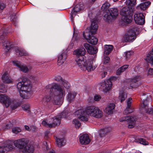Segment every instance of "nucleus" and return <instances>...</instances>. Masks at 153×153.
I'll return each instance as SVG.
<instances>
[{
	"mask_svg": "<svg viewBox=\"0 0 153 153\" xmlns=\"http://www.w3.org/2000/svg\"><path fill=\"white\" fill-rule=\"evenodd\" d=\"M21 97L24 99H29L31 97L33 93L31 91L32 85L30 80L23 77L22 81L19 82L17 85Z\"/></svg>",
	"mask_w": 153,
	"mask_h": 153,
	"instance_id": "nucleus-1",
	"label": "nucleus"
},
{
	"mask_svg": "<svg viewBox=\"0 0 153 153\" xmlns=\"http://www.w3.org/2000/svg\"><path fill=\"white\" fill-rule=\"evenodd\" d=\"M45 88L47 89H49L50 91H52L53 89L56 90L53 93V97L54 100H57L58 99L62 98L65 95V91L63 88L62 89L59 84L55 83L49 84L45 86Z\"/></svg>",
	"mask_w": 153,
	"mask_h": 153,
	"instance_id": "nucleus-2",
	"label": "nucleus"
},
{
	"mask_svg": "<svg viewBox=\"0 0 153 153\" xmlns=\"http://www.w3.org/2000/svg\"><path fill=\"white\" fill-rule=\"evenodd\" d=\"M96 107L95 106H88L85 110L81 109L75 112L74 114L77 116H79L78 118L81 121H87L88 120L89 115L92 116Z\"/></svg>",
	"mask_w": 153,
	"mask_h": 153,
	"instance_id": "nucleus-3",
	"label": "nucleus"
},
{
	"mask_svg": "<svg viewBox=\"0 0 153 153\" xmlns=\"http://www.w3.org/2000/svg\"><path fill=\"white\" fill-rule=\"evenodd\" d=\"M85 58V57L81 56L76 57V61L78 66L82 70H87L88 71L94 70L97 66L93 65L92 60H90L87 62Z\"/></svg>",
	"mask_w": 153,
	"mask_h": 153,
	"instance_id": "nucleus-4",
	"label": "nucleus"
},
{
	"mask_svg": "<svg viewBox=\"0 0 153 153\" xmlns=\"http://www.w3.org/2000/svg\"><path fill=\"white\" fill-rule=\"evenodd\" d=\"M28 141L25 138H22L14 142L15 146L22 150L23 153H32L33 151V146L27 145Z\"/></svg>",
	"mask_w": 153,
	"mask_h": 153,
	"instance_id": "nucleus-5",
	"label": "nucleus"
},
{
	"mask_svg": "<svg viewBox=\"0 0 153 153\" xmlns=\"http://www.w3.org/2000/svg\"><path fill=\"white\" fill-rule=\"evenodd\" d=\"M67 113L63 112L61 113L60 116L51 118L48 123L45 120L42 121V124L45 126L49 128H53L59 125L60 123V119L61 118H65L66 117Z\"/></svg>",
	"mask_w": 153,
	"mask_h": 153,
	"instance_id": "nucleus-6",
	"label": "nucleus"
},
{
	"mask_svg": "<svg viewBox=\"0 0 153 153\" xmlns=\"http://www.w3.org/2000/svg\"><path fill=\"white\" fill-rule=\"evenodd\" d=\"M141 99L143 100V102L141 104L140 107V110L142 112H146L149 114H152L153 113V108H148V102L151 100L150 95H146L145 94H143L142 95Z\"/></svg>",
	"mask_w": 153,
	"mask_h": 153,
	"instance_id": "nucleus-7",
	"label": "nucleus"
},
{
	"mask_svg": "<svg viewBox=\"0 0 153 153\" xmlns=\"http://www.w3.org/2000/svg\"><path fill=\"white\" fill-rule=\"evenodd\" d=\"M130 8L128 7H124L121 9L120 12L122 16V19L123 21L127 23H131L132 21V15Z\"/></svg>",
	"mask_w": 153,
	"mask_h": 153,
	"instance_id": "nucleus-8",
	"label": "nucleus"
},
{
	"mask_svg": "<svg viewBox=\"0 0 153 153\" xmlns=\"http://www.w3.org/2000/svg\"><path fill=\"white\" fill-rule=\"evenodd\" d=\"M138 30L139 29L136 27L129 30L125 34L123 39V42H130L133 41L136 38V33Z\"/></svg>",
	"mask_w": 153,
	"mask_h": 153,
	"instance_id": "nucleus-9",
	"label": "nucleus"
},
{
	"mask_svg": "<svg viewBox=\"0 0 153 153\" xmlns=\"http://www.w3.org/2000/svg\"><path fill=\"white\" fill-rule=\"evenodd\" d=\"M137 120V119L135 116H126L121 118L120 121V122L126 121L128 123V128H131L135 126V123Z\"/></svg>",
	"mask_w": 153,
	"mask_h": 153,
	"instance_id": "nucleus-10",
	"label": "nucleus"
},
{
	"mask_svg": "<svg viewBox=\"0 0 153 153\" xmlns=\"http://www.w3.org/2000/svg\"><path fill=\"white\" fill-rule=\"evenodd\" d=\"M108 11L109 13L105 14L104 16V19L106 21L110 20L111 19H115L118 15V12L116 8H111Z\"/></svg>",
	"mask_w": 153,
	"mask_h": 153,
	"instance_id": "nucleus-11",
	"label": "nucleus"
},
{
	"mask_svg": "<svg viewBox=\"0 0 153 153\" xmlns=\"http://www.w3.org/2000/svg\"><path fill=\"white\" fill-rule=\"evenodd\" d=\"M83 35L84 37L87 41L90 44L96 45L97 42V39L93 36L88 33V32H83Z\"/></svg>",
	"mask_w": 153,
	"mask_h": 153,
	"instance_id": "nucleus-12",
	"label": "nucleus"
},
{
	"mask_svg": "<svg viewBox=\"0 0 153 153\" xmlns=\"http://www.w3.org/2000/svg\"><path fill=\"white\" fill-rule=\"evenodd\" d=\"M0 102L6 108L8 107L11 102L10 98L5 94H0Z\"/></svg>",
	"mask_w": 153,
	"mask_h": 153,
	"instance_id": "nucleus-13",
	"label": "nucleus"
},
{
	"mask_svg": "<svg viewBox=\"0 0 153 153\" xmlns=\"http://www.w3.org/2000/svg\"><path fill=\"white\" fill-rule=\"evenodd\" d=\"M144 16L141 13H136L134 15V20L135 23L140 25H143L145 23Z\"/></svg>",
	"mask_w": 153,
	"mask_h": 153,
	"instance_id": "nucleus-14",
	"label": "nucleus"
},
{
	"mask_svg": "<svg viewBox=\"0 0 153 153\" xmlns=\"http://www.w3.org/2000/svg\"><path fill=\"white\" fill-rule=\"evenodd\" d=\"M84 8V5L80 3L77 4L74 7V8L70 14L71 15V20L73 21V17L76 15L77 12L82 10Z\"/></svg>",
	"mask_w": 153,
	"mask_h": 153,
	"instance_id": "nucleus-15",
	"label": "nucleus"
},
{
	"mask_svg": "<svg viewBox=\"0 0 153 153\" xmlns=\"http://www.w3.org/2000/svg\"><path fill=\"white\" fill-rule=\"evenodd\" d=\"M13 63L14 65L18 67L20 70L24 72H28L29 71V68L30 69V67L28 68L26 65L22 64L18 61H13Z\"/></svg>",
	"mask_w": 153,
	"mask_h": 153,
	"instance_id": "nucleus-16",
	"label": "nucleus"
},
{
	"mask_svg": "<svg viewBox=\"0 0 153 153\" xmlns=\"http://www.w3.org/2000/svg\"><path fill=\"white\" fill-rule=\"evenodd\" d=\"M111 82L110 79L105 81L101 83V86L105 92H107L111 89Z\"/></svg>",
	"mask_w": 153,
	"mask_h": 153,
	"instance_id": "nucleus-17",
	"label": "nucleus"
},
{
	"mask_svg": "<svg viewBox=\"0 0 153 153\" xmlns=\"http://www.w3.org/2000/svg\"><path fill=\"white\" fill-rule=\"evenodd\" d=\"M67 57L66 53L62 52L60 53L58 56L57 63L58 65H62L65 62Z\"/></svg>",
	"mask_w": 153,
	"mask_h": 153,
	"instance_id": "nucleus-18",
	"label": "nucleus"
},
{
	"mask_svg": "<svg viewBox=\"0 0 153 153\" xmlns=\"http://www.w3.org/2000/svg\"><path fill=\"white\" fill-rule=\"evenodd\" d=\"M83 46L90 54H94L96 53L97 52V49L95 47H94L90 45L88 43L84 44Z\"/></svg>",
	"mask_w": 153,
	"mask_h": 153,
	"instance_id": "nucleus-19",
	"label": "nucleus"
},
{
	"mask_svg": "<svg viewBox=\"0 0 153 153\" xmlns=\"http://www.w3.org/2000/svg\"><path fill=\"white\" fill-rule=\"evenodd\" d=\"M91 23L90 28L89 32L91 33V35L95 34L97 31L98 28V25L95 20H91Z\"/></svg>",
	"mask_w": 153,
	"mask_h": 153,
	"instance_id": "nucleus-20",
	"label": "nucleus"
},
{
	"mask_svg": "<svg viewBox=\"0 0 153 153\" xmlns=\"http://www.w3.org/2000/svg\"><path fill=\"white\" fill-rule=\"evenodd\" d=\"M86 51L83 47H81L75 50L74 51V54L76 55L77 57L80 56L85 57L84 56L85 54Z\"/></svg>",
	"mask_w": 153,
	"mask_h": 153,
	"instance_id": "nucleus-21",
	"label": "nucleus"
},
{
	"mask_svg": "<svg viewBox=\"0 0 153 153\" xmlns=\"http://www.w3.org/2000/svg\"><path fill=\"white\" fill-rule=\"evenodd\" d=\"M79 141L82 144L87 145L89 143L90 140L87 134H85L82 135L79 137Z\"/></svg>",
	"mask_w": 153,
	"mask_h": 153,
	"instance_id": "nucleus-22",
	"label": "nucleus"
},
{
	"mask_svg": "<svg viewBox=\"0 0 153 153\" xmlns=\"http://www.w3.org/2000/svg\"><path fill=\"white\" fill-rule=\"evenodd\" d=\"M15 51L16 55L18 56H27L29 53L23 49H20L18 47L15 48Z\"/></svg>",
	"mask_w": 153,
	"mask_h": 153,
	"instance_id": "nucleus-23",
	"label": "nucleus"
},
{
	"mask_svg": "<svg viewBox=\"0 0 153 153\" xmlns=\"http://www.w3.org/2000/svg\"><path fill=\"white\" fill-rule=\"evenodd\" d=\"M115 107V105L113 103L108 104L104 110V111L107 114H110L113 112V111Z\"/></svg>",
	"mask_w": 153,
	"mask_h": 153,
	"instance_id": "nucleus-24",
	"label": "nucleus"
},
{
	"mask_svg": "<svg viewBox=\"0 0 153 153\" xmlns=\"http://www.w3.org/2000/svg\"><path fill=\"white\" fill-rule=\"evenodd\" d=\"M132 102V100L131 98H129L127 100V107L125 110V113L126 114L132 113L133 111V109L131 106Z\"/></svg>",
	"mask_w": 153,
	"mask_h": 153,
	"instance_id": "nucleus-25",
	"label": "nucleus"
},
{
	"mask_svg": "<svg viewBox=\"0 0 153 153\" xmlns=\"http://www.w3.org/2000/svg\"><path fill=\"white\" fill-rule=\"evenodd\" d=\"M140 79V76H136L132 79L130 82V86L132 88H136L137 87V82Z\"/></svg>",
	"mask_w": 153,
	"mask_h": 153,
	"instance_id": "nucleus-26",
	"label": "nucleus"
},
{
	"mask_svg": "<svg viewBox=\"0 0 153 153\" xmlns=\"http://www.w3.org/2000/svg\"><path fill=\"white\" fill-rule=\"evenodd\" d=\"M151 4V2L150 1H147L144 3H141L139 5L137 6V8L138 10H144L148 7Z\"/></svg>",
	"mask_w": 153,
	"mask_h": 153,
	"instance_id": "nucleus-27",
	"label": "nucleus"
},
{
	"mask_svg": "<svg viewBox=\"0 0 153 153\" xmlns=\"http://www.w3.org/2000/svg\"><path fill=\"white\" fill-rule=\"evenodd\" d=\"M94 113L92 114V116L96 118H100L103 116L102 111L97 107H96Z\"/></svg>",
	"mask_w": 153,
	"mask_h": 153,
	"instance_id": "nucleus-28",
	"label": "nucleus"
},
{
	"mask_svg": "<svg viewBox=\"0 0 153 153\" xmlns=\"http://www.w3.org/2000/svg\"><path fill=\"white\" fill-rule=\"evenodd\" d=\"M1 79L3 82L5 83H9L12 82L7 72H5L2 75L1 77Z\"/></svg>",
	"mask_w": 153,
	"mask_h": 153,
	"instance_id": "nucleus-29",
	"label": "nucleus"
},
{
	"mask_svg": "<svg viewBox=\"0 0 153 153\" xmlns=\"http://www.w3.org/2000/svg\"><path fill=\"white\" fill-rule=\"evenodd\" d=\"M56 140L57 145L59 147H61L65 144L66 141L64 138H59L56 137Z\"/></svg>",
	"mask_w": 153,
	"mask_h": 153,
	"instance_id": "nucleus-30",
	"label": "nucleus"
},
{
	"mask_svg": "<svg viewBox=\"0 0 153 153\" xmlns=\"http://www.w3.org/2000/svg\"><path fill=\"white\" fill-rule=\"evenodd\" d=\"M76 94V93L74 92L68 93V94L67 96V100L69 102H71L74 100Z\"/></svg>",
	"mask_w": 153,
	"mask_h": 153,
	"instance_id": "nucleus-31",
	"label": "nucleus"
},
{
	"mask_svg": "<svg viewBox=\"0 0 153 153\" xmlns=\"http://www.w3.org/2000/svg\"><path fill=\"white\" fill-rule=\"evenodd\" d=\"M127 97V94L124 91H120L118 96V99L121 102L124 101Z\"/></svg>",
	"mask_w": 153,
	"mask_h": 153,
	"instance_id": "nucleus-32",
	"label": "nucleus"
},
{
	"mask_svg": "<svg viewBox=\"0 0 153 153\" xmlns=\"http://www.w3.org/2000/svg\"><path fill=\"white\" fill-rule=\"evenodd\" d=\"M113 46L112 45H106L104 49V55L109 54L112 50Z\"/></svg>",
	"mask_w": 153,
	"mask_h": 153,
	"instance_id": "nucleus-33",
	"label": "nucleus"
},
{
	"mask_svg": "<svg viewBox=\"0 0 153 153\" xmlns=\"http://www.w3.org/2000/svg\"><path fill=\"white\" fill-rule=\"evenodd\" d=\"M51 97L50 96L46 95L43 98L42 101L43 104L45 105H49V102L51 100Z\"/></svg>",
	"mask_w": 153,
	"mask_h": 153,
	"instance_id": "nucleus-34",
	"label": "nucleus"
},
{
	"mask_svg": "<svg viewBox=\"0 0 153 153\" xmlns=\"http://www.w3.org/2000/svg\"><path fill=\"white\" fill-rule=\"evenodd\" d=\"M128 65H124L123 66L121 67L120 68H119L117 71L116 72L117 75H120V74L122 72H123L124 71H125L127 68H128Z\"/></svg>",
	"mask_w": 153,
	"mask_h": 153,
	"instance_id": "nucleus-35",
	"label": "nucleus"
},
{
	"mask_svg": "<svg viewBox=\"0 0 153 153\" xmlns=\"http://www.w3.org/2000/svg\"><path fill=\"white\" fill-rule=\"evenodd\" d=\"M22 108L26 112L29 113L30 112V105L28 104L23 105L22 106Z\"/></svg>",
	"mask_w": 153,
	"mask_h": 153,
	"instance_id": "nucleus-36",
	"label": "nucleus"
},
{
	"mask_svg": "<svg viewBox=\"0 0 153 153\" xmlns=\"http://www.w3.org/2000/svg\"><path fill=\"white\" fill-rule=\"evenodd\" d=\"M126 3L128 5L133 6L136 4V0H126Z\"/></svg>",
	"mask_w": 153,
	"mask_h": 153,
	"instance_id": "nucleus-37",
	"label": "nucleus"
},
{
	"mask_svg": "<svg viewBox=\"0 0 153 153\" xmlns=\"http://www.w3.org/2000/svg\"><path fill=\"white\" fill-rule=\"evenodd\" d=\"M109 5L110 4L108 3L107 2L105 3L101 7V10L103 11H106L108 9Z\"/></svg>",
	"mask_w": 153,
	"mask_h": 153,
	"instance_id": "nucleus-38",
	"label": "nucleus"
},
{
	"mask_svg": "<svg viewBox=\"0 0 153 153\" xmlns=\"http://www.w3.org/2000/svg\"><path fill=\"white\" fill-rule=\"evenodd\" d=\"M145 60L148 62L150 63L153 65V56H147Z\"/></svg>",
	"mask_w": 153,
	"mask_h": 153,
	"instance_id": "nucleus-39",
	"label": "nucleus"
},
{
	"mask_svg": "<svg viewBox=\"0 0 153 153\" xmlns=\"http://www.w3.org/2000/svg\"><path fill=\"white\" fill-rule=\"evenodd\" d=\"M111 131V129L110 128H105L102 130L100 132L101 134L105 135L107 133L110 132Z\"/></svg>",
	"mask_w": 153,
	"mask_h": 153,
	"instance_id": "nucleus-40",
	"label": "nucleus"
},
{
	"mask_svg": "<svg viewBox=\"0 0 153 153\" xmlns=\"http://www.w3.org/2000/svg\"><path fill=\"white\" fill-rule=\"evenodd\" d=\"M62 84L66 89H68L69 88L70 85L66 80H62Z\"/></svg>",
	"mask_w": 153,
	"mask_h": 153,
	"instance_id": "nucleus-41",
	"label": "nucleus"
},
{
	"mask_svg": "<svg viewBox=\"0 0 153 153\" xmlns=\"http://www.w3.org/2000/svg\"><path fill=\"white\" fill-rule=\"evenodd\" d=\"M136 140H137L138 142H139L140 144L143 145H146L148 144V143L147 141H146L145 140L142 138H139Z\"/></svg>",
	"mask_w": 153,
	"mask_h": 153,
	"instance_id": "nucleus-42",
	"label": "nucleus"
},
{
	"mask_svg": "<svg viewBox=\"0 0 153 153\" xmlns=\"http://www.w3.org/2000/svg\"><path fill=\"white\" fill-rule=\"evenodd\" d=\"M12 131L15 134H17L21 131V129L19 127H14L12 128Z\"/></svg>",
	"mask_w": 153,
	"mask_h": 153,
	"instance_id": "nucleus-43",
	"label": "nucleus"
},
{
	"mask_svg": "<svg viewBox=\"0 0 153 153\" xmlns=\"http://www.w3.org/2000/svg\"><path fill=\"white\" fill-rule=\"evenodd\" d=\"M14 146H13V144L12 143H10L8 144L7 146L4 147L5 151H8L10 150H11L13 149Z\"/></svg>",
	"mask_w": 153,
	"mask_h": 153,
	"instance_id": "nucleus-44",
	"label": "nucleus"
},
{
	"mask_svg": "<svg viewBox=\"0 0 153 153\" xmlns=\"http://www.w3.org/2000/svg\"><path fill=\"white\" fill-rule=\"evenodd\" d=\"M73 123L76 128H79L81 125V123L77 119H74L73 121Z\"/></svg>",
	"mask_w": 153,
	"mask_h": 153,
	"instance_id": "nucleus-45",
	"label": "nucleus"
},
{
	"mask_svg": "<svg viewBox=\"0 0 153 153\" xmlns=\"http://www.w3.org/2000/svg\"><path fill=\"white\" fill-rule=\"evenodd\" d=\"M8 42L7 41H5L3 43V45L5 46L6 49L8 51L11 48V45L8 43Z\"/></svg>",
	"mask_w": 153,
	"mask_h": 153,
	"instance_id": "nucleus-46",
	"label": "nucleus"
},
{
	"mask_svg": "<svg viewBox=\"0 0 153 153\" xmlns=\"http://www.w3.org/2000/svg\"><path fill=\"white\" fill-rule=\"evenodd\" d=\"M16 18L17 16H16V13H13L10 16V19L11 21L14 22V24H15V22L16 21Z\"/></svg>",
	"mask_w": 153,
	"mask_h": 153,
	"instance_id": "nucleus-47",
	"label": "nucleus"
},
{
	"mask_svg": "<svg viewBox=\"0 0 153 153\" xmlns=\"http://www.w3.org/2000/svg\"><path fill=\"white\" fill-rule=\"evenodd\" d=\"M7 91V88L4 85H0V92L1 93H5Z\"/></svg>",
	"mask_w": 153,
	"mask_h": 153,
	"instance_id": "nucleus-48",
	"label": "nucleus"
},
{
	"mask_svg": "<svg viewBox=\"0 0 153 153\" xmlns=\"http://www.w3.org/2000/svg\"><path fill=\"white\" fill-rule=\"evenodd\" d=\"M133 53V52L132 51H129L126 52L125 53L126 59H128Z\"/></svg>",
	"mask_w": 153,
	"mask_h": 153,
	"instance_id": "nucleus-49",
	"label": "nucleus"
},
{
	"mask_svg": "<svg viewBox=\"0 0 153 153\" xmlns=\"http://www.w3.org/2000/svg\"><path fill=\"white\" fill-rule=\"evenodd\" d=\"M110 58L108 56L105 57L104 59L103 60V63L105 64H106L109 62Z\"/></svg>",
	"mask_w": 153,
	"mask_h": 153,
	"instance_id": "nucleus-50",
	"label": "nucleus"
},
{
	"mask_svg": "<svg viewBox=\"0 0 153 153\" xmlns=\"http://www.w3.org/2000/svg\"><path fill=\"white\" fill-rule=\"evenodd\" d=\"M55 79L56 81H62V80H64L62 79L61 76H56L55 77Z\"/></svg>",
	"mask_w": 153,
	"mask_h": 153,
	"instance_id": "nucleus-51",
	"label": "nucleus"
},
{
	"mask_svg": "<svg viewBox=\"0 0 153 153\" xmlns=\"http://www.w3.org/2000/svg\"><path fill=\"white\" fill-rule=\"evenodd\" d=\"M101 98V97L99 95H96L94 97V99L95 101H99Z\"/></svg>",
	"mask_w": 153,
	"mask_h": 153,
	"instance_id": "nucleus-52",
	"label": "nucleus"
},
{
	"mask_svg": "<svg viewBox=\"0 0 153 153\" xmlns=\"http://www.w3.org/2000/svg\"><path fill=\"white\" fill-rule=\"evenodd\" d=\"M148 74L149 75H152L153 74V69L150 68L149 69L148 72Z\"/></svg>",
	"mask_w": 153,
	"mask_h": 153,
	"instance_id": "nucleus-53",
	"label": "nucleus"
},
{
	"mask_svg": "<svg viewBox=\"0 0 153 153\" xmlns=\"http://www.w3.org/2000/svg\"><path fill=\"white\" fill-rule=\"evenodd\" d=\"M5 150L3 147L0 146V153H4Z\"/></svg>",
	"mask_w": 153,
	"mask_h": 153,
	"instance_id": "nucleus-54",
	"label": "nucleus"
},
{
	"mask_svg": "<svg viewBox=\"0 0 153 153\" xmlns=\"http://www.w3.org/2000/svg\"><path fill=\"white\" fill-rule=\"evenodd\" d=\"M107 73L106 72L104 71L103 72V73L101 74V77L102 78H103L105 77V76L107 75Z\"/></svg>",
	"mask_w": 153,
	"mask_h": 153,
	"instance_id": "nucleus-55",
	"label": "nucleus"
},
{
	"mask_svg": "<svg viewBox=\"0 0 153 153\" xmlns=\"http://www.w3.org/2000/svg\"><path fill=\"white\" fill-rule=\"evenodd\" d=\"M5 7V5L4 4H0V10H2Z\"/></svg>",
	"mask_w": 153,
	"mask_h": 153,
	"instance_id": "nucleus-56",
	"label": "nucleus"
},
{
	"mask_svg": "<svg viewBox=\"0 0 153 153\" xmlns=\"http://www.w3.org/2000/svg\"><path fill=\"white\" fill-rule=\"evenodd\" d=\"M25 127L26 130L28 131H30L31 130L30 129V127L28 126L27 125H25Z\"/></svg>",
	"mask_w": 153,
	"mask_h": 153,
	"instance_id": "nucleus-57",
	"label": "nucleus"
},
{
	"mask_svg": "<svg viewBox=\"0 0 153 153\" xmlns=\"http://www.w3.org/2000/svg\"><path fill=\"white\" fill-rule=\"evenodd\" d=\"M147 56H153V48L152 49V51L151 52H150Z\"/></svg>",
	"mask_w": 153,
	"mask_h": 153,
	"instance_id": "nucleus-58",
	"label": "nucleus"
},
{
	"mask_svg": "<svg viewBox=\"0 0 153 153\" xmlns=\"http://www.w3.org/2000/svg\"><path fill=\"white\" fill-rule=\"evenodd\" d=\"M0 36H1L0 39H2L3 37L4 36V33H3L2 34L1 31H0Z\"/></svg>",
	"mask_w": 153,
	"mask_h": 153,
	"instance_id": "nucleus-59",
	"label": "nucleus"
},
{
	"mask_svg": "<svg viewBox=\"0 0 153 153\" xmlns=\"http://www.w3.org/2000/svg\"><path fill=\"white\" fill-rule=\"evenodd\" d=\"M48 153H55V151L52 150L51 151L49 152Z\"/></svg>",
	"mask_w": 153,
	"mask_h": 153,
	"instance_id": "nucleus-60",
	"label": "nucleus"
},
{
	"mask_svg": "<svg viewBox=\"0 0 153 153\" xmlns=\"http://www.w3.org/2000/svg\"><path fill=\"white\" fill-rule=\"evenodd\" d=\"M117 0H113L114 2H116Z\"/></svg>",
	"mask_w": 153,
	"mask_h": 153,
	"instance_id": "nucleus-61",
	"label": "nucleus"
},
{
	"mask_svg": "<svg viewBox=\"0 0 153 153\" xmlns=\"http://www.w3.org/2000/svg\"><path fill=\"white\" fill-rule=\"evenodd\" d=\"M96 0H92V1L93 2H94Z\"/></svg>",
	"mask_w": 153,
	"mask_h": 153,
	"instance_id": "nucleus-62",
	"label": "nucleus"
}]
</instances>
